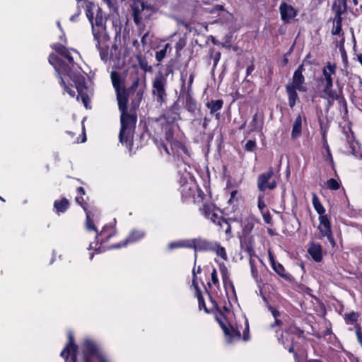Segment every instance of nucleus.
I'll return each mask as SVG.
<instances>
[{
	"instance_id": "obj_38",
	"label": "nucleus",
	"mask_w": 362,
	"mask_h": 362,
	"mask_svg": "<svg viewBox=\"0 0 362 362\" xmlns=\"http://www.w3.org/2000/svg\"><path fill=\"white\" fill-rule=\"evenodd\" d=\"M170 47V44L167 43L165 47L156 53V58L158 62L162 61L166 56L168 48Z\"/></svg>"
},
{
	"instance_id": "obj_60",
	"label": "nucleus",
	"mask_w": 362,
	"mask_h": 362,
	"mask_svg": "<svg viewBox=\"0 0 362 362\" xmlns=\"http://www.w3.org/2000/svg\"><path fill=\"white\" fill-rule=\"evenodd\" d=\"M238 192L236 190H233L230 193V197L228 200V202H231L233 201V199H235L236 194H237Z\"/></svg>"
},
{
	"instance_id": "obj_49",
	"label": "nucleus",
	"mask_w": 362,
	"mask_h": 362,
	"mask_svg": "<svg viewBox=\"0 0 362 362\" xmlns=\"http://www.w3.org/2000/svg\"><path fill=\"white\" fill-rule=\"evenodd\" d=\"M256 146V143L255 141L248 140L245 146V150L247 151H252Z\"/></svg>"
},
{
	"instance_id": "obj_40",
	"label": "nucleus",
	"mask_w": 362,
	"mask_h": 362,
	"mask_svg": "<svg viewBox=\"0 0 362 362\" xmlns=\"http://www.w3.org/2000/svg\"><path fill=\"white\" fill-rule=\"evenodd\" d=\"M249 263L250 265L251 273H252V276L254 278H257L258 272H257V268L255 267V261L254 257L252 254H250V258Z\"/></svg>"
},
{
	"instance_id": "obj_21",
	"label": "nucleus",
	"mask_w": 362,
	"mask_h": 362,
	"mask_svg": "<svg viewBox=\"0 0 362 362\" xmlns=\"http://www.w3.org/2000/svg\"><path fill=\"white\" fill-rule=\"evenodd\" d=\"M110 76L116 93L125 90L124 83L119 73L117 71H112Z\"/></svg>"
},
{
	"instance_id": "obj_57",
	"label": "nucleus",
	"mask_w": 362,
	"mask_h": 362,
	"mask_svg": "<svg viewBox=\"0 0 362 362\" xmlns=\"http://www.w3.org/2000/svg\"><path fill=\"white\" fill-rule=\"evenodd\" d=\"M93 245H94L93 243H90L89 247H88V250H95L96 251H98V252H102V250L100 249V247L97 248L96 246H94ZM95 245H97V243L95 244Z\"/></svg>"
},
{
	"instance_id": "obj_13",
	"label": "nucleus",
	"mask_w": 362,
	"mask_h": 362,
	"mask_svg": "<svg viewBox=\"0 0 362 362\" xmlns=\"http://www.w3.org/2000/svg\"><path fill=\"white\" fill-rule=\"evenodd\" d=\"M307 252L316 262H320L323 259V250L319 243L310 242L308 245Z\"/></svg>"
},
{
	"instance_id": "obj_3",
	"label": "nucleus",
	"mask_w": 362,
	"mask_h": 362,
	"mask_svg": "<svg viewBox=\"0 0 362 362\" xmlns=\"http://www.w3.org/2000/svg\"><path fill=\"white\" fill-rule=\"evenodd\" d=\"M134 23L139 25L144 21L149 18L155 12V8L143 1H134L131 5Z\"/></svg>"
},
{
	"instance_id": "obj_19",
	"label": "nucleus",
	"mask_w": 362,
	"mask_h": 362,
	"mask_svg": "<svg viewBox=\"0 0 362 362\" xmlns=\"http://www.w3.org/2000/svg\"><path fill=\"white\" fill-rule=\"evenodd\" d=\"M223 101L221 99L218 100H212L209 102H208L206 104V106L208 109L210 110V114L214 115L215 114V117L216 119H220V113L218 112L219 110L223 107Z\"/></svg>"
},
{
	"instance_id": "obj_36",
	"label": "nucleus",
	"mask_w": 362,
	"mask_h": 362,
	"mask_svg": "<svg viewBox=\"0 0 362 362\" xmlns=\"http://www.w3.org/2000/svg\"><path fill=\"white\" fill-rule=\"evenodd\" d=\"M59 78H60V83L62 86H64V90H66V92L72 98H74L75 96V90H74V87L72 86H67L65 82H64V80L62 78V75L60 76H58Z\"/></svg>"
},
{
	"instance_id": "obj_62",
	"label": "nucleus",
	"mask_w": 362,
	"mask_h": 362,
	"mask_svg": "<svg viewBox=\"0 0 362 362\" xmlns=\"http://www.w3.org/2000/svg\"><path fill=\"white\" fill-rule=\"evenodd\" d=\"M253 70H254L253 65H250V66H247V70H246L247 75L250 74V73H252L253 71Z\"/></svg>"
},
{
	"instance_id": "obj_54",
	"label": "nucleus",
	"mask_w": 362,
	"mask_h": 362,
	"mask_svg": "<svg viewBox=\"0 0 362 362\" xmlns=\"http://www.w3.org/2000/svg\"><path fill=\"white\" fill-rule=\"evenodd\" d=\"M194 76L193 74L189 75V81H188L187 91H189L191 90L192 85L193 81H194Z\"/></svg>"
},
{
	"instance_id": "obj_42",
	"label": "nucleus",
	"mask_w": 362,
	"mask_h": 362,
	"mask_svg": "<svg viewBox=\"0 0 362 362\" xmlns=\"http://www.w3.org/2000/svg\"><path fill=\"white\" fill-rule=\"evenodd\" d=\"M95 4L92 2H88L86 4V16L88 19H92L94 16V13L93 11V8H95Z\"/></svg>"
},
{
	"instance_id": "obj_53",
	"label": "nucleus",
	"mask_w": 362,
	"mask_h": 362,
	"mask_svg": "<svg viewBox=\"0 0 362 362\" xmlns=\"http://www.w3.org/2000/svg\"><path fill=\"white\" fill-rule=\"evenodd\" d=\"M185 45V42L184 40H180L175 45V49L178 51L182 49Z\"/></svg>"
},
{
	"instance_id": "obj_23",
	"label": "nucleus",
	"mask_w": 362,
	"mask_h": 362,
	"mask_svg": "<svg viewBox=\"0 0 362 362\" xmlns=\"http://www.w3.org/2000/svg\"><path fill=\"white\" fill-rule=\"evenodd\" d=\"M118 107L121 112H127L128 97L126 90L116 93Z\"/></svg>"
},
{
	"instance_id": "obj_25",
	"label": "nucleus",
	"mask_w": 362,
	"mask_h": 362,
	"mask_svg": "<svg viewBox=\"0 0 362 362\" xmlns=\"http://www.w3.org/2000/svg\"><path fill=\"white\" fill-rule=\"evenodd\" d=\"M297 88H294L291 85H286V90L288 94V100L290 107H293L298 98V93L296 92Z\"/></svg>"
},
{
	"instance_id": "obj_20",
	"label": "nucleus",
	"mask_w": 362,
	"mask_h": 362,
	"mask_svg": "<svg viewBox=\"0 0 362 362\" xmlns=\"http://www.w3.org/2000/svg\"><path fill=\"white\" fill-rule=\"evenodd\" d=\"M77 80L74 79V81L76 83V88L77 89L78 92V95H77V100H79V96H81L83 103L84 104V106L86 108H88V103L89 102L88 96L86 94L81 93V88H82L84 86V78L83 76H77Z\"/></svg>"
},
{
	"instance_id": "obj_14",
	"label": "nucleus",
	"mask_w": 362,
	"mask_h": 362,
	"mask_svg": "<svg viewBox=\"0 0 362 362\" xmlns=\"http://www.w3.org/2000/svg\"><path fill=\"white\" fill-rule=\"evenodd\" d=\"M281 18L284 23H289L296 16V11L294 8L286 3L281 4L279 6Z\"/></svg>"
},
{
	"instance_id": "obj_34",
	"label": "nucleus",
	"mask_w": 362,
	"mask_h": 362,
	"mask_svg": "<svg viewBox=\"0 0 362 362\" xmlns=\"http://www.w3.org/2000/svg\"><path fill=\"white\" fill-rule=\"evenodd\" d=\"M185 107L189 112H193L197 109V103L195 100L188 94L186 98Z\"/></svg>"
},
{
	"instance_id": "obj_30",
	"label": "nucleus",
	"mask_w": 362,
	"mask_h": 362,
	"mask_svg": "<svg viewBox=\"0 0 362 362\" xmlns=\"http://www.w3.org/2000/svg\"><path fill=\"white\" fill-rule=\"evenodd\" d=\"M204 11L206 13L216 14L217 16H220L221 13H226L227 15L231 16V14L228 13L224 10L223 6L222 5L218 4L212 7L204 8Z\"/></svg>"
},
{
	"instance_id": "obj_1",
	"label": "nucleus",
	"mask_w": 362,
	"mask_h": 362,
	"mask_svg": "<svg viewBox=\"0 0 362 362\" xmlns=\"http://www.w3.org/2000/svg\"><path fill=\"white\" fill-rule=\"evenodd\" d=\"M121 129L119 134V141L124 144L130 151L133 145V132L135 128L136 119L129 115L127 112H121Z\"/></svg>"
},
{
	"instance_id": "obj_11",
	"label": "nucleus",
	"mask_w": 362,
	"mask_h": 362,
	"mask_svg": "<svg viewBox=\"0 0 362 362\" xmlns=\"http://www.w3.org/2000/svg\"><path fill=\"white\" fill-rule=\"evenodd\" d=\"M304 71L303 65H300L293 74L292 82L287 85H291L294 88H297L300 92H305L307 88L305 86H304L305 77L303 75Z\"/></svg>"
},
{
	"instance_id": "obj_17",
	"label": "nucleus",
	"mask_w": 362,
	"mask_h": 362,
	"mask_svg": "<svg viewBox=\"0 0 362 362\" xmlns=\"http://www.w3.org/2000/svg\"><path fill=\"white\" fill-rule=\"evenodd\" d=\"M214 242H209L202 239L190 240L191 248L195 250H209L213 249Z\"/></svg>"
},
{
	"instance_id": "obj_10",
	"label": "nucleus",
	"mask_w": 362,
	"mask_h": 362,
	"mask_svg": "<svg viewBox=\"0 0 362 362\" xmlns=\"http://www.w3.org/2000/svg\"><path fill=\"white\" fill-rule=\"evenodd\" d=\"M86 228L89 231H94L95 233V239H98L99 237H101V243H105L107 242L109 238L112 235V233H109L107 235H105V238H103V235H105V233L108 228L107 226H105L103 228L102 230L99 233L98 232L97 228L94 224L93 220L91 218V213L90 211H86Z\"/></svg>"
},
{
	"instance_id": "obj_24",
	"label": "nucleus",
	"mask_w": 362,
	"mask_h": 362,
	"mask_svg": "<svg viewBox=\"0 0 362 362\" xmlns=\"http://www.w3.org/2000/svg\"><path fill=\"white\" fill-rule=\"evenodd\" d=\"M332 10L335 13L334 18H341V14L346 11V5L345 0H337L332 5Z\"/></svg>"
},
{
	"instance_id": "obj_59",
	"label": "nucleus",
	"mask_w": 362,
	"mask_h": 362,
	"mask_svg": "<svg viewBox=\"0 0 362 362\" xmlns=\"http://www.w3.org/2000/svg\"><path fill=\"white\" fill-rule=\"evenodd\" d=\"M187 75H182L181 76V81H182V90L185 89V79H186Z\"/></svg>"
},
{
	"instance_id": "obj_37",
	"label": "nucleus",
	"mask_w": 362,
	"mask_h": 362,
	"mask_svg": "<svg viewBox=\"0 0 362 362\" xmlns=\"http://www.w3.org/2000/svg\"><path fill=\"white\" fill-rule=\"evenodd\" d=\"M327 187L331 190H337L340 187V183L334 178H330L327 181Z\"/></svg>"
},
{
	"instance_id": "obj_52",
	"label": "nucleus",
	"mask_w": 362,
	"mask_h": 362,
	"mask_svg": "<svg viewBox=\"0 0 362 362\" xmlns=\"http://www.w3.org/2000/svg\"><path fill=\"white\" fill-rule=\"evenodd\" d=\"M221 222H222V227H220L221 228H224V226H226V228L225 230V232L226 233H230V226L229 225V223L227 222L226 220H225L224 218H223L221 220Z\"/></svg>"
},
{
	"instance_id": "obj_50",
	"label": "nucleus",
	"mask_w": 362,
	"mask_h": 362,
	"mask_svg": "<svg viewBox=\"0 0 362 362\" xmlns=\"http://www.w3.org/2000/svg\"><path fill=\"white\" fill-rule=\"evenodd\" d=\"M267 308L271 312V313H272V316L274 317V318H276V317H280V315H281L280 312L277 309H276L275 308L271 306L270 305H267Z\"/></svg>"
},
{
	"instance_id": "obj_6",
	"label": "nucleus",
	"mask_w": 362,
	"mask_h": 362,
	"mask_svg": "<svg viewBox=\"0 0 362 362\" xmlns=\"http://www.w3.org/2000/svg\"><path fill=\"white\" fill-rule=\"evenodd\" d=\"M92 25V31L94 38L98 40L103 33L105 31L106 18L103 16L100 8L97 9L95 17L93 16L92 19H88Z\"/></svg>"
},
{
	"instance_id": "obj_43",
	"label": "nucleus",
	"mask_w": 362,
	"mask_h": 362,
	"mask_svg": "<svg viewBox=\"0 0 362 362\" xmlns=\"http://www.w3.org/2000/svg\"><path fill=\"white\" fill-rule=\"evenodd\" d=\"M98 41L97 47L100 51V58L103 61H107L108 59V53L107 48H102L100 45V39Z\"/></svg>"
},
{
	"instance_id": "obj_28",
	"label": "nucleus",
	"mask_w": 362,
	"mask_h": 362,
	"mask_svg": "<svg viewBox=\"0 0 362 362\" xmlns=\"http://www.w3.org/2000/svg\"><path fill=\"white\" fill-rule=\"evenodd\" d=\"M69 203L68 199L63 198L61 200H56L54 203V207L57 213H64L69 208Z\"/></svg>"
},
{
	"instance_id": "obj_61",
	"label": "nucleus",
	"mask_w": 362,
	"mask_h": 362,
	"mask_svg": "<svg viewBox=\"0 0 362 362\" xmlns=\"http://www.w3.org/2000/svg\"><path fill=\"white\" fill-rule=\"evenodd\" d=\"M356 335H357L358 340L362 346V337H361V332L359 330L356 331Z\"/></svg>"
},
{
	"instance_id": "obj_46",
	"label": "nucleus",
	"mask_w": 362,
	"mask_h": 362,
	"mask_svg": "<svg viewBox=\"0 0 362 362\" xmlns=\"http://www.w3.org/2000/svg\"><path fill=\"white\" fill-rule=\"evenodd\" d=\"M264 221L267 224H272V218L269 213V211L267 210L266 211H264L261 213Z\"/></svg>"
},
{
	"instance_id": "obj_39",
	"label": "nucleus",
	"mask_w": 362,
	"mask_h": 362,
	"mask_svg": "<svg viewBox=\"0 0 362 362\" xmlns=\"http://www.w3.org/2000/svg\"><path fill=\"white\" fill-rule=\"evenodd\" d=\"M221 270L223 273V281L224 286H225L226 289H227L228 286H230L233 292H234V287H233V284L230 281H229L228 283L226 282V280H227V269H226V268L224 266H223V267H221Z\"/></svg>"
},
{
	"instance_id": "obj_58",
	"label": "nucleus",
	"mask_w": 362,
	"mask_h": 362,
	"mask_svg": "<svg viewBox=\"0 0 362 362\" xmlns=\"http://www.w3.org/2000/svg\"><path fill=\"white\" fill-rule=\"evenodd\" d=\"M326 149H327V152L328 158H329L330 163L332 164H333L334 163L333 158H332L329 148L327 144L326 145Z\"/></svg>"
},
{
	"instance_id": "obj_9",
	"label": "nucleus",
	"mask_w": 362,
	"mask_h": 362,
	"mask_svg": "<svg viewBox=\"0 0 362 362\" xmlns=\"http://www.w3.org/2000/svg\"><path fill=\"white\" fill-rule=\"evenodd\" d=\"M274 175L272 168H269L266 173L260 174L257 177V187L261 192L266 189H274L276 187V182L274 180H271Z\"/></svg>"
},
{
	"instance_id": "obj_16",
	"label": "nucleus",
	"mask_w": 362,
	"mask_h": 362,
	"mask_svg": "<svg viewBox=\"0 0 362 362\" xmlns=\"http://www.w3.org/2000/svg\"><path fill=\"white\" fill-rule=\"evenodd\" d=\"M163 117L167 119L168 122H173L178 119H180V105L177 103H174L173 105L166 110L163 115Z\"/></svg>"
},
{
	"instance_id": "obj_55",
	"label": "nucleus",
	"mask_w": 362,
	"mask_h": 362,
	"mask_svg": "<svg viewBox=\"0 0 362 362\" xmlns=\"http://www.w3.org/2000/svg\"><path fill=\"white\" fill-rule=\"evenodd\" d=\"M148 35L149 33H146L144 35V36L141 37V42L142 43V45L144 46V45H146L147 44H148Z\"/></svg>"
},
{
	"instance_id": "obj_32",
	"label": "nucleus",
	"mask_w": 362,
	"mask_h": 362,
	"mask_svg": "<svg viewBox=\"0 0 362 362\" xmlns=\"http://www.w3.org/2000/svg\"><path fill=\"white\" fill-rule=\"evenodd\" d=\"M360 315L356 312H351L349 313H345L344 315V320L346 324L353 325L358 321Z\"/></svg>"
},
{
	"instance_id": "obj_26",
	"label": "nucleus",
	"mask_w": 362,
	"mask_h": 362,
	"mask_svg": "<svg viewBox=\"0 0 362 362\" xmlns=\"http://www.w3.org/2000/svg\"><path fill=\"white\" fill-rule=\"evenodd\" d=\"M302 131V117L300 115H298L293 124L292 132H291V137L293 139H296L300 136Z\"/></svg>"
},
{
	"instance_id": "obj_64",
	"label": "nucleus",
	"mask_w": 362,
	"mask_h": 362,
	"mask_svg": "<svg viewBox=\"0 0 362 362\" xmlns=\"http://www.w3.org/2000/svg\"><path fill=\"white\" fill-rule=\"evenodd\" d=\"M356 58L362 66V54H356Z\"/></svg>"
},
{
	"instance_id": "obj_63",
	"label": "nucleus",
	"mask_w": 362,
	"mask_h": 362,
	"mask_svg": "<svg viewBox=\"0 0 362 362\" xmlns=\"http://www.w3.org/2000/svg\"><path fill=\"white\" fill-rule=\"evenodd\" d=\"M220 57H221V54H220L219 52H218V53H217V54H216V57H215V59H214V64H215V65H216V64H217V63H218V62L219 61V59H220Z\"/></svg>"
},
{
	"instance_id": "obj_18",
	"label": "nucleus",
	"mask_w": 362,
	"mask_h": 362,
	"mask_svg": "<svg viewBox=\"0 0 362 362\" xmlns=\"http://www.w3.org/2000/svg\"><path fill=\"white\" fill-rule=\"evenodd\" d=\"M221 326L226 336V340L228 343H231L234 340L240 339L241 337L240 332L238 329L233 327L228 328L223 324H221Z\"/></svg>"
},
{
	"instance_id": "obj_4",
	"label": "nucleus",
	"mask_w": 362,
	"mask_h": 362,
	"mask_svg": "<svg viewBox=\"0 0 362 362\" xmlns=\"http://www.w3.org/2000/svg\"><path fill=\"white\" fill-rule=\"evenodd\" d=\"M167 77L163 73L158 72L153 80L152 95L156 101L161 105L167 97L166 93Z\"/></svg>"
},
{
	"instance_id": "obj_31",
	"label": "nucleus",
	"mask_w": 362,
	"mask_h": 362,
	"mask_svg": "<svg viewBox=\"0 0 362 362\" xmlns=\"http://www.w3.org/2000/svg\"><path fill=\"white\" fill-rule=\"evenodd\" d=\"M168 247L170 250L180 247L191 248L190 240H182L177 242L170 243Z\"/></svg>"
},
{
	"instance_id": "obj_47",
	"label": "nucleus",
	"mask_w": 362,
	"mask_h": 362,
	"mask_svg": "<svg viewBox=\"0 0 362 362\" xmlns=\"http://www.w3.org/2000/svg\"><path fill=\"white\" fill-rule=\"evenodd\" d=\"M201 272V268L200 267H198L197 269H196L195 268L193 269V271H192V274H193V279H192V285L194 287V288L196 290H198V284L196 281V274L199 273Z\"/></svg>"
},
{
	"instance_id": "obj_8",
	"label": "nucleus",
	"mask_w": 362,
	"mask_h": 362,
	"mask_svg": "<svg viewBox=\"0 0 362 362\" xmlns=\"http://www.w3.org/2000/svg\"><path fill=\"white\" fill-rule=\"evenodd\" d=\"M320 223L317 227L319 230V238L322 239L327 238L329 243L334 245V240L332 235L331 223L327 216H319Z\"/></svg>"
},
{
	"instance_id": "obj_22",
	"label": "nucleus",
	"mask_w": 362,
	"mask_h": 362,
	"mask_svg": "<svg viewBox=\"0 0 362 362\" xmlns=\"http://www.w3.org/2000/svg\"><path fill=\"white\" fill-rule=\"evenodd\" d=\"M264 126V118L262 116L255 113L250 123L249 127L251 132H262Z\"/></svg>"
},
{
	"instance_id": "obj_5",
	"label": "nucleus",
	"mask_w": 362,
	"mask_h": 362,
	"mask_svg": "<svg viewBox=\"0 0 362 362\" xmlns=\"http://www.w3.org/2000/svg\"><path fill=\"white\" fill-rule=\"evenodd\" d=\"M320 97L327 101V107L330 108L335 100L341 99L340 95L332 89L333 83L317 81Z\"/></svg>"
},
{
	"instance_id": "obj_41",
	"label": "nucleus",
	"mask_w": 362,
	"mask_h": 362,
	"mask_svg": "<svg viewBox=\"0 0 362 362\" xmlns=\"http://www.w3.org/2000/svg\"><path fill=\"white\" fill-rule=\"evenodd\" d=\"M52 48L62 56H64L69 50L61 44H55Z\"/></svg>"
},
{
	"instance_id": "obj_44",
	"label": "nucleus",
	"mask_w": 362,
	"mask_h": 362,
	"mask_svg": "<svg viewBox=\"0 0 362 362\" xmlns=\"http://www.w3.org/2000/svg\"><path fill=\"white\" fill-rule=\"evenodd\" d=\"M196 291H197V296L198 301H199V308H203L205 310L206 312H208L207 309L206 308L205 303H204V298H203V297L201 295L200 289L198 288V290H196Z\"/></svg>"
},
{
	"instance_id": "obj_27",
	"label": "nucleus",
	"mask_w": 362,
	"mask_h": 362,
	"mask_svg": "<svg viewBox=\"0 0 362 362\" xmlns=\"http://www.w3.org/2000/svg\"><path fill=\"white\" fill-rule=\"evenodd\" d=\"M312 196H313L312 203H313V207L315 209V211L317 212V214H319V216H327L325 214V209L321 204L317 194L315 193H313Z\"/></svg>"
},
{
	"instance_id": "obj_56",
	"label": "nucleus",
	"mask_w": 362,
	"mask_h": 362,
	"mask_svg": "<svg viewBox=\"0 0 362 362\" xmlns=\"http://www.w3.org/2000/svg\"><path fill=\"white\" fill-rule=\"evenodd\" d=\"M282 325L281 320L279 319V317L274 318V322L271 325L272 327H274L275 326H281Z\"/></svg>"
},
{
	"instance_id": "obj_15",
	"label": "nucleus",
	"mask_w": 362,
	"mask_h": 362,
	"mask_svg": "<svg viewBox=\"0 0 362 362\" xmlns=\"http://www.w3.org/2000/svg\"><path fill=\"white\" fill-rule=\"evenodd\" d=\"M145 236V232L143 230H132L128 238L122 244L115 245L111 246L110 248H120L121 247L126 246L128 243L136 242Z\"/></svg>"
},
{
	"instance_id": "obj_2",
	"label": "nucleus",
	"mask_w": 362,
	"mask_h": 362,
	"mask_svg": "<svg viewBox=\"0 0 362 362\" xmlns=\"http://www.w3.org/2000/svg\"><path fill=\"white\" fill-rule=\"evenodd\" d=\"M63 57L67 59L69 62L68 64H65L61 59L54 54H51L49 55V62L54 66L58 76L65 74H67L73 81L74 79L77 80L76 77L80 75H74L71 74V70L74 69L75 64L74 57L71 55L70 50H69Z\"/></svg>"
},
{
	"instance_id": "obj_45",
	"label": "nucleus",
	"mask_w": 362,
	"mask_h": 362,
	"mask_svg": "<svg viewBox=\"0 0 362 362\" xmlns=\"http://www.w3.org/2000/svg\"><path fill=\"white\" fill-rule=\"evenodd\" d=\"M263 199H264L263 194L259 195L257 206L261 213L267 211L266 210V204H264Z\"/></svg>"
},
{
	"instance_id": "obj_29",
	"label": "nucleus",
	"mask_w": 362,
	"mask_h": 362,
	"mask_svg": "<svg viewBox=\"0 0 362 362\" xmlns=\"http://www.w3.org/2000/svg\"><path fill=\"white\" fill-rule=\"evenodd\" d=\"M211 251L214 252L217 256H219L221 259L226 261L228 259L227 253L226 249L222 247L217 242H214Z\"/></svg>"
},
{
	"instance_id": "obj_35",
	"label": "nucleus",
	"mask_w": 362,
	"mask_h": 362,
	"mask_svg": "<svg viewBox=\"0 0 362 362\" xmlns=\"http://www.w3.org/2000/svg\"><path fill=\"white\" fill-rule=\"evenodd\" d=\"M269 259L274 270L281 276H284V268L281 264H276L271 252L269 253Z\"/></svg>"
},
{
	"instance_id": "obj_33",
	"label": "nucleus",
	"mask_w": 362,
	"mask_h": 362,
	"mask_svg": "<svg viewBox=\"0 0 362 362\" xmlns=\"http://www.w3.org/2000/svg\"><path fill=\"white\" fill-rule=\"evenodd\" d=\"M341 18H334L333 21V27L332 29V34L337 35L340 34L341 31Z\"/></svg>"
},
{
	"instance_id": "obj_48",
	"label": "nucleus",
	"mask_w": 362,
	"mask_h": 362,
	"mask_svg": "<svg viewBox=\"0 0 362 362\" xmlns=\"http://www.w3.org/2000/svg\"><path fill=\"white\" fill-rule=\"evenodd\" d=\"M76 202L83 209L85 212L88 211L86 208V204L84 201L83 195L78 196L76 197Z\"/></svg>"
},
{
	"instance_id": "obj_7",
	"label": "nucleus",
	"mask_w": 362,
	"mask_h": 362,
	"mask_svg": "<svg viewBox=\"0 0 362 362\" xmlns=\"http://www.w3.org/2000/svg\"><path fill=\"white\" fill-rule=\"evenodd\" d=\"M201 211L205 218L214 224L222 227L221 220L223 218L219 214L218 209L214 204H204Z\"/></svg>"
},
{
	"instance_id": "obj_51",
	"label": "nucleus",
	"mask_w": 362,
	"mask_h": 362,
	"mask_svg": "<svg viewBox=\"0 0 362 362\" xmlns=\"http://www.w3.org/2000/svg\"><path fill=\"white\" fill-rule=\"evenodd\" d=\"M211 277V281L214 285H216L218 284V279L217 276V271L215 268H214L212 270Z\"/></svg>"
},
{
	"instance_id": "obj_12",
	"label": "nucleus",
	"mask_w": 362,
	"mask_h": 362,
	"mask_svg": "<svg viewBox=\"0 0 362 362\" xmlns=\"http://www.w3.org/2000/svg\"><path fill=\"white\" fill-rule=\"evenodd\" d=\"M337 66L335 64L327 62L322 69V76L317 78L319 81L333 83L336 74Z\"/></svg>"
}]
</instances>
